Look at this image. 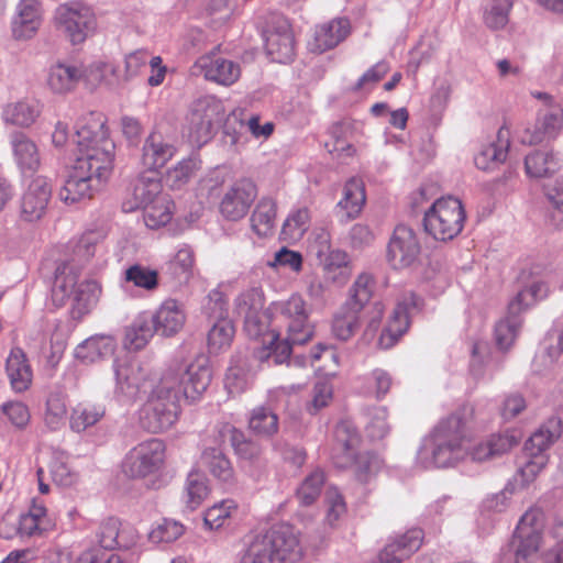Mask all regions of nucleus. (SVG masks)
Returning <instances> with one entry per match:
<instances>
[{
	"mask_svg": "<svg viewBox=\"0 0 563 563\" xmlns=\"http://www.w3.org/2000/svg\"><path fill=\"white\" fill-rule=\"evenodd\" d=\"M211 379L212 371L205 357L195 360L185 369L169 367L163 371L143 409L144 427L153 433L169 429L178 419L180 400H199Z\"/></svg>",
	"mask_w": 563,
	"mask_h": 563,
	"instance_id": "f257e3e1",
	"label": "nucleus"
},
{
	"mask_svg": "<svg viewBox=\"0 0 563 563\" xmlns=\"http://www.w3.org/2000/svg\"><path fill=\"white\" fill-rule=\"evenodd\" d=\"M473 416V407L465 405L435 427L432 433V455L438 467H446L467 457L483 462L506 453L518 444L519 441L508 434H494L485 441L473 443L468 428Z\"/></svg>",
	"mask_w": 563,
	"mask_h": 563,
	"instance_id": "f03ea898",
	"label": "nucleus"
},
{
	"mask_svg": "<svg viewBox=\"0 0 563 563\" xmlns=\"http://www.w3.org/2000/svg\"><path fill=\"white\" fill-rule=\"evenodd\" d=\"M76 159L74 165L82 167L90 178L104 185L112 175L114 143L109 137L104 117L90 112L76 123Z\"/></svg>",
	"mask_w": 563,
	"mask_h": 563,
	"instance_id": "7ed1b4c3",
	"label": "nucleus"
},
{
	"mask_svg": "<svg viewBox=\"0 0 563 563\" xmlns=\"http://www.w3.org/2000/svg\"><path fill=\"white\" fill-rule=\"evenodd\" d=\"M361 438L346 422H340L334 430L332 461L339 468H353L360 482H367L378 467V460L369 452H357Z\"/></svg>",
	"mask_w": 563,
	"mask_h": 563,
	"instance_id": "20e7f679",
	"label": "nucleus"
},
{
	"mask_svg": "<svg viewBox=\"0 0 563 563\" xmlns=\"http://www.w3.org/2000/svg\"><path fill=\"white\" fill-rule=\"evenodd\" d=\"M465 221L462 201L452 196L437 199L423 216L426 232L441 242L455 239L463 231Z\"/></svg>",
	"mask_w": 563,
	"mask_h": 563,
	"instance_id": "39448f33",
	"label": "nucleus"
},
{
	"mask_svg": "<svg viewBox=\"0 0 563 563\" xmlns=\"http://www.w3.org/2000/svg\"><path fill=\"white\" fill-rule=\"evenodd\" d=\"M531 95L542 101V107L537 112L534 124L523 131L521 142L536 145L554 140L562 132L563 108L552 96L545 92L533 91Z\"/></svg>",
	"mask_w": 563,
	"mask_h": 563,
	"instance_id": "423d86ee",
	"label": "nucleus"
},
{
	"mask_svg": "<svg viewBox=\"0 0 563 563\" xmlns=\"http://www.w3.org/2000/svg\"><path fill=\"white\" fill-rule=\"evenodd\" d=\"M165 461V443L159 439H148L128 452L122 462V472L129 478H145L159 473Z\"/></svg>",
	"mask_w": 563,
	"mask_h": 563,
	"instance_id": "0eeeda50",
	"label": "nucleus"
},
{
	"mask_svg": "<svg viewBox=\"0 0 563 563\" xmlns=\"http://www.w3.org/2000/svg\"><path fill=\"white\" fill-rule=\"evenodd\" d=\"M274 320L292 342L307 343L312 338V328L308 321L306 301L299 295L272 306Z\"/></svg>",
	"mask_w": 563,
	"mask_h": 563,
	"instance_id": "6e6552de",
	"label": "nucleus"
},
{
	"mask_svg": "<svg viewBox=\"0 0 563 563\" xmlns=\"http://www.w3.org/2000/svg\"><path fill=\"white\" fill-rule=\"evenodd\" d=\"M543 514L538 509H529L521 517L512 537L516 563H531L539 554L542 541Z\"/></svg>",
	"mask_w": 563,
	"mask_h": 563,
	"instance_id": "1a4fd4ad",
	"label": "nucleus"
},
{
	"mask_svg": "<svg viewBox=\"0 0 563 563\" xmlns=\"http://www.w3.org/2000/svg\"><path fill=\"white\" fill-rule=\"evenodd\" d=\"M55 20L58 29L73 44L82 43L96 27V16L87 4L70 1L56 9Z\"/></svg>",
	"mask_w": 563,
	"mask_h": 563,
	"instance_id": "9d476101",
	"label": "nucleus"
},
{
	"mask_svg": "<svg viewBox=\"0 0 563 563\" xmlns=\"http://www.w3.org/2000/svg\"><path fill=\"white\" fill-rule=\"evenodd\" d=\"M78 279L79 273L73 264L63 262L57 265L52 286V301L56 307H63L69 301H87L86 292L98 289L96 282L79 284Z\"/></svg>",
	"mask_w": 563,
	"mask_h": 563,
	"instance_id": "9b49d317",
	"label": "nucleus"
},
{
	"mask_svg": "<svg viewBox=\"0 0 563 563\" xmlns=\"http://www.w3.org/2000/svg\"><path fill=\"white\" fill-rule=\"evenodd\" d=\"M275 563H297L302 555L294 527L282 523L258 536Z\"/></svg>",
	"mask_w": 563,
	"mask_h": 563,
	"instance_id": "f8f14e48",
	"label": "nucleus"
},
{
	"mask_svg": "<svg viewBox=\"0 0 563 563\" xmlns=\"http://www.w3.org/2000/svg\"><path fill=\"white\" fill-rule=\"evenodd\" d=\"M420 253L421 245L416 232L408 225H397L387 245L389 265L395 269L411 267L418 262Z\"/></svg>",
	"mask_w": 563,
	"mask_h": 563,
	"instance_id": "ddd939ff",
	"label": "nucleus"
},
{
	"mask_svg": "<svg viewBox=\"0 0 563 563\" xmlns=\"http://www.w3.org/2000/svg\"><path fill=\"white\" fill-rule=\"evenodd\" d=\"M264 303V292L258 287L246 289L235 299L234 311L244 319V330L252 339L262 336L266 330Z\"/></svg>",
	"mask_w": 563,
	"mask_h": 563,
	"instance_id": "4468645a",
	"label": "nucleus"
},
{
	"mask_svg": "<svg viewBox=\"0 0 563 563\" xmlns=\"http://www.w3.org/2000/svg\"><path fill=\"white\" fill-rule=\"evenodd\" d=\"M257 197V187L249 178L235 180L223 192L219 202L221 216L229 221L243 219Z\"/></svg>",
	"mask_w": 563,
	"mask_h": 563,
	"instance_id": "2eb2a0df",
	"label": "nucleus"
},
{
	"mask_svg": "<svg viewBox=\"0 0 563 563\" xmlns=\"http://www.w3.org/2000/svg\"><path fill=\"white\" fill-rule=\"evenodd\" d=\"M419 299L413 292H407L397 301L382 334L378 345L382 349L393 347L408 331L410 314L418 308Z\"/></svg>",
	"mask_w": 563,
	"mask_h": 563,
	"instance_id": "dca6fc26",
	"label": "nucleus"
},
{
	"mask_svg": "<svg viewBox=\"0 0 563 563\" xmlns=\"http://www.w3.org/2000/svg\"><path fill=\"white\" fill-rule=\"evenodd\" d=\"M206 80L221 86H232L241 77V67L238 63L214 53L200 56L194 64Z\"/></svg>",
	"mask_w": 563,
	"mask_h": 563,
	"instance_id": "f3484780",
	"label": "nucleus"
},
{
	"mask_svg": "<svg viewBox=\"0 0 563 563\" xmlns=\"http://www.w3.org/2000/svg\"><path fill=\"white\" fill-rule=\"evenodd\" d=\"M177 148L162 132L152 131L142 146L141 165L152 174H158L176 155Z\"/></svg>",
	"mask_w": 563,
	"mask_h": 563,
	"instance_id": "a211bd4d",
	"label": "nucleus"
},
{
	"mask_svg": "<svg viewBox=\"0 0 563 563\" xmlns=\"http://www.w3.org/2000/svg\"><path fill=\"white\" fill-rule=\"evenodd\" d=\"M52 188L43 176L34 178L21 198L20 216L26 222L40 220L46 212Z\"/></svg>",
	"mask_w": 563,
	"mask_h": 563,
	"instance_id": "6ab92c4d",
	"label": "nucleus"
},
{
	"mask_svg": "<svg viewBox=\"0 0 563 563\" xmlns=\"http://www.w3.org/2000/svg\"><path fill=\"white\" fill-rule=\"evenodd\" d=\"M522 288L510 300L508 310L511 314H519L548 296L549 288L543 279L533 272L522 271L519 275Z\"/></svg>",
	"mask_w": 563,
	"mask_h": 563,
	"instance_id": "aec40b11",
	"label": "nucleus"
},
{
	"mask_svg": "<svg viewBox=\"0 0 563 563\" xmlns=\"http://www.w3.org/2000/svg\"><path fill=\"white\" fill-rule=\"evenodd\" d=\"M218 104L199 101L189 117L188 139L192 145L200 147L212 137V128L218 115Z\"/></svg>",
	"mask_w": 563,
	"mask_h": 563,
	"instance_id": "412c9836",
	"label": "nucleus"
},
{
	"mask_svg": "<svg viewBox=\"0 0 563 563\" xmlns=\"http://www.w3.org/2000/svg\"><path fill=\"white\" fill-rule=\"evenodd\" d=\"M102 186L96 179L90 178L82 167L73 165L59 196L66 203H76L91 199Z\"/></svg>",
	"mask_w": 563,
	"mask_h": 563,
	"instance_id": "4be33fe9",
	"label": "nucleus"
},
{
	"mask_svg": "<svg viewBox=\"0 0 563 563\" xmlns=\"http://www.w3.org/2000/svg\"><path fill=\"white\" fill-rule=\"evenodd\" d=\"M351 25L347 19H333L316 27L308 47L312 53L321 54L338 46L350 34Z\"/></svg>",
	"mask_w": 563,
	"mask_h": 563,
	"instance_id": "5701e85b",
	"label": "nucleus"
},
{
	"mask_svg": "<svg viewBox=\"0 0 563 563\" xmlns=\"http://www.w3.org/2000/svg\"><path fill=\"white\" fill-rule=\"evenodd\" d=\"M96 538L101 548L113 550L115 548H130L137 539L135 530L123 528L115 517L102 520L97 529Z\"/></svg>",
	"mask_w": 563,
	"mask_h": 563,
	"instance_id": "b1692460",
	"label": "nucleus"
},
{
	"mask_svg": "<svg viewBox=\"0 0 563 563\" xmlns=\"http://www.w3.org/2000/svg\"><path fill=\"white\" fill-rule=\"evenodd\" d=\"M358 133V125L355 122L343 121L331 128V140L325 143L328 152L336 159L345 161L356 154L352 144Z\"/></svg>",
	"mask_w": 563,
	"mask_h": 563,
	"instance_id": "393cba45",
	"label": "nucleus"
},
{
	"mask_svg": "<svg viewBox=\"0 0 563 563\" xmlns=\"http://www.w3.org/2000/svg\"><path fill=\"white\" fill-rule=\"evenodd\" d=\"M422 541V530L418 528L410 529L385 547L379 553L378 563H400L418 551Z\"/></svg>",
	"mask_w": 563,
	"mask_h": 563,
	"instance_id": "a878e982",
	"label": "nucleus"
},
{
	"mask_svg": "<svg viewBox=\"0 0 563 563\" xmlns=\"http://www.w3.org/2000/svg\"><path fill=\"white\" fill-rule=\"evenodd\" d=\"M150 318L154 332L166 336L177 333L186 320L183 307L174 299L165 300Z\"/></svg>",
	"mask_w": 563,
	"mask_h": 563,
	"instance_id": "bb28decb",
	"label": "nucleus"
},
{
	"mask_svg": "<svg viewBox=\"0 0 563 563\" xmlns=\"http://www.w3.org/2000/svg\"><path fill=\"white\" fill-rule=\"evenodd\" d=\"M200 465L219 483L233 486L236 476L231 461L219 448H207L200 455Z\"/></svg>",
	"mask_w": 563,
	"mask_h": 563,
	"instance_id": "cd10ccee",
	"label": "nucleus"
},
{
	"mask_svg": "<svg viewBox=\"0 0 563 563\" xmlns=\"http://www.w3.org/2000/svg\"><path fill=\"white\" fill-rule=\"evenodd\" d=\"M41 24V5L36 0H22L12 21V33L16 40L32 37Z\"/></svg>",
	"mask_w": 563,
	"mask_h": 563,
	"instance_id": "c85d7f7f",
	"label": "nucleus"
},
{
	"mask_svg": "<svg viewBox=\"0 0 563 563\" xmlns=\"http://www.w3.org/2000/svg\"><path fill=\"white\" fill-rule=\"evenodd\" d=\"M115 377L119 388L130 396L145 391L147 371L135 360L119 363L115 366Z\"/></svg>",
	"mask_w": 563,
	"mask_h": 563,
	"instance_id": "c756f323",
	"label": "nucleus"
},
{
	"mask_svg": "<svg viewBox=\"0 0 563 563\" xmlns=\"http://www.w3.org/2000/svg\"><path fill=\"white\" fill-rule=\"evenodd\" d=\"M366 201L365 187L361 179H349L338 202V213L345 221L353 220L360 216Z\"/></svg>",
	"mask_w": 563,
	"mask_h": 563,
	"instance_id": "7c9ffc66",
	"label": "nucleus"
},
{
	"mask_svg": "<svg viewBox=\"0 0 563 563\" xmlns=\"http://www.w3.org/2000/svg\"><path fill=\"white\" fill-rule=\"evenodd\" d=\"M18 519L20 536L22 537L42 536L54 527L46 506L35 498L32 500L29 510L21 514Z\"/></svg>",
	"mask_w": 563,
	"mask_h": 563,
	"instance_id": "2f4dec72",
	"label": "nucleus"
},
{
	"mask_svg": "<svg viewBox=\"0 0 563 563\" xmlns=\"http://www.w3.org/2000/svg\"><path fill=\"white\" fill-rule=\"evenodd\" d=\"M7 373L15 391H25L31 386L33 378L32 369L21 349L11 350L7 358Z\"/></svg>",
	"mask_w": 563,
	"mask_h": 563,
	"instance_id": "473e14b6",
	"label": "nucleus"
},
{
	"mask_svg": "<svg viewBox=\"0 0 563 563\" xmlns=\"http://www.w3.org/2000/svg\"><path fill=\"white\" fill-rule=\"evenodd\" d=\"M267 54L274 62L286 64L295 56L294 36L289 27L269 31L265 38Z\"/></svg>",
	"mask_w": 563,
	"mask_h": 563,
	"instance_id": "72a5a7b5",
	"label": "nucleus"
},
{
	"mask_svg": "<svg viewBox=\"0 0 563 563\" xmlns=\"http://www.w3.org/2000/svg\"><path fill=\"white\" fill-rule=\"evenodd\" d=\"M154 333L150 314L141 313L125 328L123 346L128 351H140L147 345Z\"/></svg>",
	"mask_w": 563,
	"mask_h": 563,
	"instance_id": "f704fd0d",
	"label": "nucleus"
},
{
	"mask_svg": "<svg viewBox=\"0 0 563 563\" xmlns=\"http://www.w3.org/2000/svg\"><path fill=\"white\" fill-rule=\"evenodd\" d=\"M220 313L219 320L213 324L208 333V350L212 354H218L228 350L233 341L235 329L231 320L224 317V302L219 301Z\"/></svg>",
	"mask_w": 563,
	"mask_h": 563,
	"instance_id": "c9c22d12",
	"label": "nucleus"
},
{
	"mask_svg": "<svg viewBox=\"0 0 563 563\" xmlns=\"http://www.w3.org/2000/svg\"><path fill=\"white\" fill-rule=\"evenodd\" d=\"M115 351V340L110 335H95L79 344L75 354L85 363H93L111 356Z\"/></svg>",
	"mask_w": 563,
	"mask_h": 563,
	"instance_id": "e433bc0d",
	"label": "nucleus"
},
{
	"mask_svg": "<svg viewBox=\"0 0 563 563\" xmlns=\"http://www.w3.org/2000/svg\"><path fill=\"white\" fill-rule=\"evenodd\" d=\"M15 162L23 174H34L41 165L36 144L23 134H16L12 140Z\"/></svg>",
	"mask_w": 563,
	"mask_h": 563,
	"instance_id": "4c0bfd02",
	"label": "nucleus"
},
{
	"mask_svg": "<svg viewBox=\"0 0 563 563\" xmlns=\"http://www.w3.org/2000/svg\"><path fill=\"white\" fill-rule=\"evenodd\" d=\"M80 80L81 69L58 63L51 67L47 85L55 93H67L74 90Z\"/></svg>",
	"mask_w": 563,
	"mask_h": 563,
	"instance_id": "58836bf2",
	"label": "nucleus"
},
{
	"mask_svg": "<svg viewBox=\"0 0 563 563\" xmlns=\"http://www.w3.org/2000/svg\"><path fill=\"white\" fill-rule=\"evenodd\" d=\"M53 482L63 487H70L79 479V474L70 466L69 455L62 450H53L48 463Z\"/></svg>",
	"mask_w": 563,
	"mask_h": 563,
	"instance_id": "ea45409f",
	"label": "nucleus"
},
{
	"mask_svg": "<svg viewBox=\"0 0 563 563\" xmlns=\"http://www.w3.org/2000/svg\"><path fill=\"white\" fill-rule=\"evenodd\" d=\"M319 261L322 263L323 273L327 279L342 285L350 278L351 267L346 252L332 250Z\"/></svg>",
	"mask_w": 563,
	"mask_h": 563,
	"instance_id": "a19ab883",
	"label": "nucleus"
},
{
	"mask_svg": "<svg viewBox=\"0 0 563 563\" xmlns=\"http://www.w3.org/2000/svg\"><path fill=\"white\" fill-rule=\"evenodd\" d=\"M104 413L106 409L102 405L92 402H79L73 408L70 412V429L75 432H82L98 423L104 417Z\"/></svg>",
	"mask_w": 563,
	"mask_h": 563,
	"instance_id": "79ce46f5",
	"label": "nucleus"
},
{
	"mask_svg": "<svg viewBox=\"0 0 563 563\" xmlns=\"http://www.w3.org/2000/svg\"><path fill=\"white\" fill-rule=\"evenodd\" d=\"M123 282L134 288L153 292L158 288V272L150 266L135 263L125 268Z\"/></svg>",
	"mask_w": 563,
	"mask_h": 563,
	"instance_id": "37998d69",
	"label": "nucleus"
},
{
	"mask_svg": "<svg viewBox=\"0 0 563 563\" xmlns=\"http://www.w3.org/2000/svg\"><path fill=\"white\" fill-rule=\"evenodd\" d=\"M276 214L277 206L275 200L272 198H262L251 217L253 231L258 236H267L271 234L275 225Z\"/></svg>",
	"mask_w": 563,
	"mask_h": 563,
	"instance_id": "c03bdc74",
	"label": "nucleus"
},
{
	"mask_svg": "<svg viewBox=\"0 0 563 563\" xmlns=\"http://www.w3.org/2000/svg\"><path fill=\"white\" fill-rule=\"evenodd\" d=\"M174 208L169 197H158L154 202L144 205L142 210L145 225L154 230L166 225L173 218Z\"/></svg>",
	"mask_w": 563,
	"mask_h": 563,
	"instance_id": "a18cd8bd",
	"label": "nucleus"
},
{
	"mask_svg": "<svg viewBox=\"0 0 563 563\" xmlns=\"http://www.w3.org/2000/svg\"><path fill=\"white\" fill-rule=\"evenodd\" d=\"M67 395L62 390L51 391L45 404L44 423L52 430H59L67 416Z\"/></svg>",
	"mask_w": 563,
	"mask_h": 563,
	"instance_id": "49530a36",
	"label": "nucleus"
},
{
	"mask_svg": "<svg viewBox=\"0 0 563 563\" xmlns=\"http://www.w3.org/2000/svg\"><path fill=\"white\" fill-rule=\"evenodd\" d=\"M561 434V424L558 419H550L545 426L536 431L525 444L527 455L543 454V452Z\"/></svg>",
	"mask_w": 563,
	"mask_h": 563,
	"instance_id": "de8ad7c7",
	"label": "nucleus"
},
{
	"mask_svg": "<svg viewBox=\"0 0 563 563\" xmlns=\"http://www.w3.org/2000/svg\"><path fill=\"white\" fill-rule=\"evenodd\" d=\"M210 488L207 479L198 472H190L187 476L183 501L187 509L196 510L201 506L203 500L209 496Z\"/></svg>",
	"mask_w": 563,
	"mask_h": 563,
	"instance_id": "09e8293b",
	"label": "nucleus"
},
{
	"mask_svg": "<svg viewBox=\"0 0 563 563\" xmlns=\"http://www.w3.org/2000/svg\"><path fill=\"white\" fill-rule=\"evenodd\" d=\"M263 336H267L268 345L263 346L262 349L256 350V357L260 361L268 360L269 357L274 358L276 364L283 363L286 361L291 353V346L299 344L298 342H292L288 338V333H285L284 339L279 341V334L275 333H265ZM266 343V340H264Z\"/></svg>",
	"mask_w": 563,
	"mask_h": 563,
	"instance_id": "8fccbe9b",
	"label": "nucleus"
},
{
	"mask_svg": "<svg viewBox=\"0 0 563 563\" xmlns=\"http://www.w3.org/2000/svg\"><path fill=\"white\" fill-rule=\"evenodd\" d=\"M525 169L530 178H545L559 169V163L552 153L534 151L527 155Z\"/></svg>",
	"mask_w": 563,
	"mask_h": 563,
	"instance_id": "3c124183",
	"label": "nucleus"
},
{
	"mask_svg": "<svg viewBox=\"0 0 563 563\" xmlns=\"http://www.w3.org/2000/svg\"><path fill=\"white\" fill-rule=\"evenodd\" d=\"M41 109L36 101H19L8 104L3 110L5 122L19 125L30 126L40 115Z\"/></svg>",
	"mask_w": 563,
	"mask_h": 563,
	"instance_id": "603ef678",
	"label": "nucleus"
},
{
	"mask_svg": "<svg viewBox=\"0 0 563 563\" xmlns=\"http://www.w3.org/2000/svg\"><path fill=\"white\" fill-rule=\"evenodd\" d=\"M238 510L239 505L234 499H223L205 511L203 525L209 530L222 528L236 515Z\"/></svg>",
	"mask_w": 563,
	"mask_h": 563,
	"instance_id": "864d4df0",
	"label": "nucleus"
},
{
	"mask_svg": "<svg viewBox=\"0 0 563 563\" xmlns=\"http://www.w3.org/2000/svg\"><path fill=\"white\" fill-rule=\"evenodd\" d=\"M375 278L369 273L360 274L350 288L349 307L361 312L372 299Z\"/></svg>",
	"mask_w": 563,
	"mask_h": 563,
	"instance_id": "5fc2aeb1",
	"label": "nucleus"
},
{
	"mask_svg": "<svg viewBox=\"0 0 563 563\" xmlns=\"http://www.w3.org/2000/svg\"><path fill=\"white\" fill-rule=\"evenodd\" d=\"M119 76L113 64L97 60L81 69V80L90 88L100 86L101 84H113Z\"/></svg>",
	"mask_w": 563,
	"mask_h": 563,
	"instance_id": "6e6d98bb",
	"label": "nucleus"
},
{
	"mask_svg": "<svg viewBox=\"0 0 563 563\" xmlns=\"http://www.w3.org/2000/svg\"><path fill=\"white\" fill-rule=\"evenodd\" d=\"M134 198L137 202V207L144 208V205L154 202L158 197H169L163 194V186L158 174H153L152 177H140L134 186L133 191Z\"/></svg>",
	"mask_w": 563,
	"mask_h": 563,
	"instance_id": "4d7b16f0",
	"label": "nucleus"
},
{
	"mask_svg": "<svg viewBox=\"0 0 563 563\" xmlns=\"http://www.w3.org/2000/svg\"><path fill=\"white\" fill-rule=\"evenodd\" d=\"M508 156V144L490 143L485 145L474 157L475 166L482 170H493L501 165Z\"/></svg>",
	"mask_w": 563,
	"mask_h": 563,
	"instance_id": "13d9d810",
	"label": "nucleus"
},
{
	"mask_svg": "<svg viewBox=\"0 0 563 563\" xmlns=\"http://www.w3.org/2000/svg\"><path fill=\"white\" fill-rule=\"evenodd\" d=\"M511 0H488L484 11V22L493 30L503 29L509 21Z\"/></svg>",
	"mask_w": 563,
	"mask_h": 563,
	"instance_id": "bf43d9fd",
	"label": "nucleus"
},
{
	"mask_svg": "<svg viewBox=\"0 0 563 563\" xmlns=\"http://www.w3.org/2000/svg\"><path fill=\"white\" fill-rule=\"evenodd\" d=\"M249 426L256 434L271 437L278 430V417L268 408L258 407L252 411Z\"/></svg>",
	"mask_w": 563,
	"mask_h": 563,
	"instance_id": "052dcab7",
	"label": "nucleus"
},
{
	"mask_svg": "<svg viewBox=\"0 0 563 563\" xmlns=\"http://www.w3.org/2000/svg\"><path fill=\"white\" fill-rule=\"evenodd\" d=\"M310 211L307 207L292 210L283 224V234L290 240H299L309 228Z\"/></svg>",
	"mask_w": 563,
	"mask_h": 563,
	"instance_id": "680f3d73",
	"label": "nucleus"
},
{
	"mask_svg": "<svg viewBox=\"0 0 563 563\" xmlns=\"http://www.w3.org/2000/svg\"><path fill=\"white\" fill-rule=\"evenodd\" d=\"M185 532V527L179 521L164 518L151 530L148 538L154 543L173 542Z\"/></svg>",
	"mask_w": 563,
	"mask_h": 563,
	"instance_id": "e2e57ef3",
	"label": "nucleus"
},
{
	"mask_svg": "<svg viewBox=\"0 0 563 563\" xmlns=\"http://www.w3.org/2000/svg\"><path fill=\"white\" fill-rule=\"evenodd\" d=\"M324 483V473L321 470H314L302 482L297 490V497L305 506L313 504L320 496Z\"/></svg>",
	"mask_w": 563,
	"mask_h": 563,
	"instance_id": "0e129e2a",
	"label": "nucleus"
},
{
	"mask_svg": "<svg viewBox=\"0 0 563 563\" xmlns=\"http://www.w3.org/2000/svg\"><path fill=\"white\" fill-rule=\"evenodd\" d=\"M391 384V377L386 371L375 368L364 377V391L376 399H382L389 391Z\"/></svg>",
	"mask_w": 563,
	"mask_h": 563,
	"instance_id": "69168bd1",
	"label": "nucleus"
},
{
	"mask_svg": "<svg viewBox=\"0 0 563 563\" xmlns=\"http://www.w3.org/2000/svg\"><path fill=\"white\" fill-rule=\"evenodd\" d=\"M358 314L360 312L350 308L349 311L335 316L332 324L334 335L343 341L352 338L360 327Z\"/></svg>",
	"mask_w": 563,
	"mask_h": 563,
	"instance_id": "338daca9",
	"label": "nucleus"
},
{
	"mask_svg": "<svg viewBox=\"0 0 563 563\" xmlns=\"http://www.w3.org/2000/svg\"><path fill=\"white\" fill-rule=\"evenodd\" d=\"M195 263V255L191 247L181 246L170 261L168 268L178 279H187L191 273Z\"/></svg>",
	"mask_w": 563,
	"mask_h": 563,
	"instance_id": "774afa93",
	"label": "nucleus"
}]
</instances>
